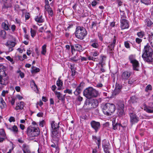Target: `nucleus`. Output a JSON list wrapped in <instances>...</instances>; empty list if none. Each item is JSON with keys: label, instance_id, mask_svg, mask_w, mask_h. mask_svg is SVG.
Masks as SVG:
<instances>
[{"label": "nucleus", "instance_id": "f257e3e1", "mask_svg": "<svg viewBox=\"0 0 153 153\" xmlns=\"http://www.w3.org/2000/svg\"><path fill=\"white\" fill-rule=\"evenodd\" d=\"M142 57L143 60L147 62H151L152 60L153 50L148 43L144 47Z\"/></svg>", "mask_w": 153, "mask_h": 153}, {"label": "nucleus", "instance_id": "f03ea898", "mask_svg": "<svg viewBox=\"0 0 153 153\" xmlns=\"http://www.w3.org/2000/svg\"><path fill=\"white\" fill-rule=\"evenodd\" d=\"M26 132L29 137L33 139L35 137L39 135L40 134V130L38 127H33L30 126L27 128Z\"/></svg>", "mask_w": 153, "mask_h": 153}, {"label": "nucleus", "instance_id": "7ed1b4c3", "mask_svg": "<svg viewBox=\"0 0 153 153\" xmlns=\"http://www.w3.org/2000/svg\"><path fill=\"white\" fill-rule=\"evenodd\" d=\"M51 128V136H53V138H54L56 137H60V133L59 132V123H57L54 121H52L50 123Z\"/></svg>", "mask_w": 153, "mask_h": 153}, {"label": "nucleus", "instance_id": "20e7f679", "mask_svg": "<svg viewBox=\"0 0 153 153\" xmlns=\"http://www.w3.org/2000/svg\"><path fill=\"white\" fill-rule=\"evenodd\" d=\"M76 37L78 39L82 40L87 34L86 29L82 27L77 26L75 32Z\"/></svg>", "mask_w": 153, "mask_h": 153}, {"label": "nucleus", "instance_id": "39448f33", "mask_svg": "<svg viewBox=\"0 0 153 153\" xmlns=\"http://www.w3.org/2000/svg\"><path fill=\"white\" fill-rule=\"evenodd\" d=\"M83 95L88 99L97 97L98 94V91L92 87L86 88L83 91Z\"/></svg>", "mask_w": 153, "mask_h": 153}, {"label": "nucleus", "instance_id": "423d86ee", "mask_svg": "<svg viewBox=\"0 0 153 153\" xmlns=\"http://www.w3.org/2000/svg\"><path fill=\"white\" fill-rule=\"evenodd\" d=\"M115 108V106L114 104L108 103L102 106V111L105 115L109 116L114 112Z\"/></svg>", "mask_w": 153, "mask_h": 153}, {"label": "nucleus", "instance_id": "0eeeda50", "mask_svg": "<svg viewBox=\"0 0 153 153\" xmlns=\"http://www.w3.org/2000/svg\"><path fill=\"white\" fill-rule=\"evenodd\" d=\"M8 77L3 69L0 68V84L6 85L8 83Z\"/></svg>", "mask_w": 153, "mask_h": 153}, {"label": "nucleus", "instance_id": "6e6552de", "mask_svg": "<svg viewBox=\"0 0 153 153\" xmlns=\"http://www.w3.org/2000/svg\"><path fill=\"white\" fill-rule=\"evenodd\" d=\"M134 108L130 109L129 114L130 117V122L132 124L137 123L139 121V118L134 112Z\"/></svg>", "mask_w": 153, "mask_h": 153}, {"label": "nucleus", "instance_id": "1a4fd4ad", "mask_svg": "<svg viewBox=\"0 0 153 153\" xmlns=\"http://www.w3.org/2000/svg\"><path fill=\"white\" fill-rule=\"evenodd\" d=\"M117 114L120 117H122L125 115L124 111V105L122 102H119L117 104Z\"/></svg>", "mask_w": 153, "mask_h": 153}, {"label": "nucleus", "instance_id": "9d476101", "mask_svg": "<svg viewBox=\"0 0 153 153\" xmlns=\"http://www.w3.org/2000/svg\"><path fill=\"white\" fill-rule=\"evenodd\" d=\"M132 73L128 71H126L122 73L120 78L124 82L126 81L131 75Z\"/></svg>", "mask_w": 153, "mask_h": 153}, {"label": "nucleus", "instance_id": "9b49d317", "mask_svg": "<svg viewBox=\"0 0 153 153\" xmlns=\"http://www.w3.org/2000/svg\"><path fill=\"white\" fill-rule=\"evenodd\" d=\"M91 127L94 130L95 132L97 133L100 128V124L99 122L92 120L90 123Z\"/></svg>", "mask_w": 153, "mask_h": 153}, {"label": "nucleus", "instance_id": "f8f14e48", "mask_svg": "<svg viewBox=\"0 0 153 153\" xmlns=\"http://www.w3.org/2000/svg\"><path fill=\"white\" fill-rule=\"evenodd\" d=\"M127 10V13H129V11L128 10H127L126 6L125 5L122 6L120 8V15L121 19H126L127 17L126 16L125 11Z\"/></svg>", "mask_w": 153, "mask_h": 153}, {"label": "nucleus", "instance_id": "ddd939ff", "mask_svg": "<svg viewBox=\"0 0 153 153\" xmlns=\"http://www.w3.org/2000/svg\"><path fill=\"white\" fill-rule=\"evenodd\" d=\"M16 44V43L15 42L9 40L7 41L5 45L8 47V51L10 52L13 51L14 49L13 48Z\"/></svg>", "mask_w": 153, "mask_h": 153}, {"label": "nucleus", "instance_id": "4468645a", "mask_svg": "<svg viewBox=\"0 0 153 153\" xmlns=\"http://www.w3.org/2000/svg\"><path fill=\"white\" fill-rule=\"evenodd\" d=\"M120 27L122 29L128 28L129 27L128 22L126 19L120 20Z\"/></svg>", "mask_w": 153, "mask_h": 153}, {"label": "nucleus", "instance_id": "2eb2a0df", "mask_svg": "<svg viewBox=\"0 0 153 153\" xmlns=\"http://www.w3.org/2000/svg\"><path fill=\"white\" fill-rule=\"evenodd\" d=\"M56 138H53V136H51V141L53 144H52L51 145V146L53 148H56V149H57V145L58 142L59 140L60 137H56Z\"/></svg>", "mask_w": 153, "mask_h": 153}, {"label": "nucleus", "instance_id": "dca6fc26", "mask_svg": "<svg viewBox=\"0 0 153 153\" xmlns=\"http://www.w3.org/2000/svg\"><path fill=\"white\" fill-rule=\"evenodd\" d=\"M102 147L104 152L109 151L110 149V145L109 142L105 140L102 141Z\"/></svg>", "mask_w": 153, "mask_h": 153}, {"label": "nucleus", "instance_id": "f3484780", "mask_svg": "<svg viewBox=\"0 0 153 153\" xmlns=\"http://www.w3.org/2000/svg\"><path fill=\"white\" fill-rule=\"evenodd\" d=\"M89 44L91 46L96 48H98L99 46L98 41L96 39L90 40Z\"/></svg>", "mask_w": 153, "mask_h": 153}, {"label": "nucleus", "instance_id": "a211bd4d", "mask_svg": "<svg viewBox=\"0 0 153 153\" xmlns=\"http://www.w3.org/2000/svg\"><path fill=\"white\" fill-rule=\"evenodd\" d=\"M54 93L56 97L59 100H61L62 102L64 101L65 100V95L63 96L62 94L60 92L56 91H54Z\"/></svg>", "mask_w": 153, "mask_h": 153}, {"label": "nucleus", "instance_id": "6ab92c4d", "mask_svg": "<svg viewBox=\"0 0 153 153\" xmlns=\"http://www.w3.org/2000/svg\"><path fill=\"white\" fill-rule=\"evenodd\" d=\"M24 106V102L22 101H21L16 103V107L15 109L17 111L23 109Z\"/></svg>", "mask_w": 153, "mask_h": 153}, {"label": "nucleus", "instance_id": "aec40b11", "mask_svg": "<svg viewBox=\"0 0 153 153\" xmlns=\"http://www.w3.org/2000/svg\"><path fill=\"white\" fill-rule=\"evenodd\" d=\"M8 129L10 130V131L13 132L14 134L16 135L18 134L19 133L18 129L16 125H14L11 127H9L7 128Z\"/></svg>", "mask_w": 153, "mask_h": 153}, {"label": "nucleus", "instance_id": "412c9836", "mask_svg": "<svg viewBox=\"0 0 153 153\" xmlns=\"http://www.w3.org/2000/svg\"><path fill=\"white\" fill-rule=\"evenodd\" d=\"M116 37L115 36H114V38L113 39V41L108 46V47L109 48V49H110L111 51H112V50H114V47L116 44Z\"/></svg>", "mask_w": 153, "mask_h": 153}, {"label": "nucleus", "instance_id": "4be33fe9", "mask_svg": "<svg viewBox=\"0 0 153 153\" xmlns=\"http://www.w3.org/2000/svg\"><path fill=\"white\" fill-rule=\"evenodd\" d=\"M33 28L34 29L32 28L30 29V33L31 36L33 38L36 35L37 27L36 26L34 25L33 26Z\"/></svg>", "mask_w": 153, "mask_h": 153}, {"label": "nucleus", "instance_id": "5701e85b", "mask_svg": "<svg viewBox=\"0 0 153 153\" xmlns=\"http://www.w3.org/2000/svg\"><path fill=\"white\" fill-rule=\"evenodd\" d=\"M91 102L89 100H85L84 106L83 107L85 108H86L88 109H91L92 108H90L91 107Z\"/></svg>", "mask_w": 153, "mask_h": 153}, {"label": "nucleus", "instance_id": "b1692460", "mask_svg": "<svg viewBox=\"0 0 153 153\" xmlns=\"http://www.w3.org/2000/svg\"><path fill=\"white\" fill-rule=\"evenodd\" d=\"M45 8L48 12L49 15L52 17L53 15V12L51 9L50 7V6L48 4L46 5Z\"/></svg>", "mask_w": 153, "mask_h": 153}, {"label": "nucleus", "instance_id": "393cba45", "mask_svg": "<svg viewBox=\"0 0 153 153\" xmlns=\"http://www.w3.org/2000/svg\"><path fill=\"white\" fill-rule=\"evenodd\" d=\"M133 66V70L136 71H138L137 68L139 66V62L137 60H134L132 62H131Z\"/></svg>", "mask_w": 153, "mask_h": 153}, {"label": "nucleus", "instance_id": "a878e982", "mask_svg": "<svg viewBox=\"0 0 153 153\" xmlns=\"http://www.w3.org/2000/svg\"><path fill=\"white\" fill-rule=\"evenodd\" d=\"M121 88V87L119 85H116L113 92V94L116 95L119 94Z\"/></svg>", "mask_w": 153, "mask_h": 153}, {"label": "nucleus", "instance_id": "bb28decb", "mask_svg": "<svg viewBox=\"0 0 153 153\" xmlns=\"http://www.w3.org/2000/svg\"><path fill=\"white\" fill-rule=\"evenodd\" d=\"M42 16L39 15L36 16L35 18V20L37 22L39 23H42L44 22V20L42 18Z\"/></svg>", "mask_w": 153, "mask_h": 153}, {"label": "nucleus", "instance_id": "cd10ccee", "mask_svg": "<svg viewBox=\"0 0 153 153\" xmlns=\"http://www.w3.org/2000/svg\"><path fill=\"white\" fill-rule=\"evenodd\" d=\"M91 102V106L90 107V108H95L98 105V102L97 100H92V101Z\"/></svg>", "mask_w": 153, "mask_h": 153}, {"label": "nucleus", "instance_id": "c85d7f7f", "mask_svg": "<svg viewBox=\"0 0 153 153\" xmlns=\"http://www.w3.org/2000/svg\"><path fill=\"white\" fill-rule=\"evenodd\" d=\"M8 24V22L7 21H5L4 22H3L2 23L1 25L2 27L6 30H8L9 29Z\"/></svg>", "mask_w": 153, "mask_h": 153}, {"label": "nucleus", "instance_id": "c756f323", "mask_svg": "<svg viewBox=\"0 0 153 153\" xmlns=\"http://www.w3.org/2000/svg\"><path fill=\"white\" fill-rule=\"evenodd\" d=\"M81 85H79L76 88V90L74 92V93L75 95H78L81 92V89L80 88Z\"/></svg>", "mask_w": 153, "mask_h": 153}, {"label": "nucleus", "instance_id": "7c9ffc66", "mask_svg": "<svg viewBox=\"0 0 153 153\" xmlns=\"http://www.w3.org/2000/svg\"><path fill=\"white\" fill-rule=\"evenodd\" d=\"M31 88L35 91H38L37 87L34 80H32L31 82Z\"/></svg>", "mask_w": 153, "mask_h": 153}, {"label": "nucleus", "instance_id": "2f4dec72", "mask_svg": "<svg viewBox=\"0 0 153 153\" xmlns=\"http://www.w3.org/2000/svg\"><path fill=\"white\" fill-rule=\"evenodd\" d=\"M141 2L146 5H149L151 3V0H140Z\"/></svg>", "mask_w": 153, "mask_h": 153}, {"label": "nucleus", "instance_id": "473e14b6", "mask_svg": "<svg viewBox=\"0 0 153 153\" xmlns=\"http://www.w3.org/2000/svg\"><path fill=\"white\" fill-rule=\"evenodd\" d=\"M75 48L76 51L81 52L83 51L82 47L81 45L79 44H76L75 45Z\"/></svg>", "mask_w": 153, "mask_h": 153}, {"label": "nucleus", "instance_id": "72a5a7b5", "mask_svg": "<svg viewBox=\"0 0 153 153\" xmlns=\"http://www.w3.org/2000/svg\"><path fill=\"white\" fill-rule=\"evenodd\" d=\"M137 35L139 38H142L145 36V33L144 31L141 30L137 32Z\"/></svg>", "mask_w": 153, "mask_h": 153}, {"label": "nucleus", "instance_id": "f704fd0d", "mask_svg": "<svg viewBox=\"0 0 153 153\" xmlns=\"http://www.w3.org/2000/svg\"><path fill=\"white\" fill-rule=\"evenodd\" d=\"M32 69L31 72L32 74L36 73L40 71V69L39 68L35 67L34 66L32 67Z\"/></svg>", "mask_w": 153, "mask_h": 153}, {"label": "nucleus", "instance_id": "c9c22d12", "mask_svg": "<svg viewBox=\"0 0 153 153\" xmlns=\"http://www.w3.org/2000/svg\"><path fill=\"white\" fill-rule=\"evenodd\" d=\"M112 125H113V128L114 130L117 129L118 126H122L121 124L117 123H115L113 121H112Z\"/></svg>", "mask_w": 153, "mask_h": 153}, {"label": "nucleus", "instance_id": "e433bc0d", "mask_svg": "<svg viewBox=\"0 0 153 153\" xmlns=\"http://www.w3.org/2000/svg\"><path fill=\"white\" fill-rule=\"evenodd\" d=\"M128 59L130 63L132 62L133 61L136 60L135 55H131L128 57Z\"/></svg>", "mask_w": 153, "mask_h": 153}, {"label": "nucleus", "instance_id": "4c0bfd02", "mask_svg": "<svg viewBox=\"0 0 153 153\" xmlns=\"http://www.w3.org/2000/svg\"><path fill=\"white\" fill-rule=\"evenodd\" d=\"M0 102L2 105V106H0L1 108L3 109L6 107V103L2 97H0Z\"/></svg>", "mask_w": 153, "mask_h": 153}, {"label": "nucleus", "instance_id": "58836bf2", "mask_svg": "<svg viewBox=\"0 0 153 153\" xmlns=\"http://www.w3.org/2000/svg\"><path fill=\"white\" fill-rule=\"evenodd\" d=\"M46 45H44L42 46V51H41L42 54L45 55L46 52Z\"/></svg>", "mask_w": 153, "mask_h": 153}, {"label": "nucleus", "instance_id": "ea45409f", "mask_svg": "<svg viewBox=\"0 0 153 153\" xmlns=\"http://www.w3.org/2000/svg\"><path fill=\"white\" fill-rule=\"evenodd\" d=\"M71 59L73 61L76 62L80 60V57H78L77 56V54H76V55L72 57L71 58Z\"/></svg>", "mask_w": 153, "mask_h": 153}, {"label": "nucleus", "instance_id": "a19ab883", "mask_svg": "<svg viewBox=\"0 0 153 153\" xmlns=\"http://www.w3.org/2000/svg\"><path fill=\"white\" fill-rule=\"evenodd\" d=\"M56 85L58 87H61L63 85V82L59 78L56 81Z\"/></svg>", "mask_w": 153, "mask_h": 153}, {"label": "nucleus", "instance_id": "79ce46f5", "mask_svg": "<svg viewBox=\"0 0 153 153\" xmlns=\"http://www.w3.org/2000/svg\"><path fill=\"white\" fill-rule=\"evenodd\" d=\"M152 86L151 85L149 84L146 86L145 91L146 92H149L152 90Z\"/></svg>", "mask_w": 153, "mask_h": 153}, {"label": "nucleus", "instance_id": "37998d69", "mask_svg": "<svg viewBox=\"0 0 153 153\" xmlns=\"http://www.w3.org/2000/svg\"><path fill=\"white\" fill-rule=\"evenodd\" d=\"M6 33V32L4 30H1L0 31V35L4 39H5V38Z\"/></svg>", "mask_w": 153, "mask_h": 153}, {"label": "nucleus", "instance_id": "c03bdc74", "mask_svg": "<svg viewBox=\"0 0 153 153\" xmlns=\"http://www.w3.org/2000/svg\"><path fill=\"white\" fill-rule=\"evenodd\" d=\"M99 53L97 51L95 52H92L91 53V55L92 56L96 57L99 55Z\"/></svg>", "mask_w": 153, "mask_h": 153}, {"label": "nucleus", "instance_id": "a18cd8bd", "mask_svg": "<svg viewBox=\"0 0 153 153\" xmlns=\"http://www.w3.org/2000/svg\"><path fill=\"white\" fill-rule=\"evenodd\" d=\"M72 91L71 89H70L68 88L66 89L64 91L65 93H68L69 94H72Z\"/></svg>", "mask_w": 153, "mask_h": 153}, {"label": "nucleus", "instance_id": "49530a36", "mask_svg": "<svg viewBox=\"0 0 153 153\" xmlns=\"http://www.w3.org/2000/svg\"><path fill=\"white\" fill-rule=\"evenodd\" d=\"M149 41L150 43L153 41V34L151 33V34L149 35Z\"/></svg>", "mask_w": 153, "mask_h": 153}, {"label": "nucleus", "instance_id": "de8ad7c7", "mask_svg": "<svg viewBox=\"0 0 153 153\" xmlns=\"http://www.w3.org/2000/svg\"><path fill=\"white\" fill-rule=\"evenodd\" d=\"M6 58L8 60L10 61L12 64L14 63V61L13 59L10 56H7L6 57Z\"/></svg>", "mask_w": 153, "mask_h": 153}, {"label": "nucleus", "instance_id": "09e8293b", "mask_svg": "<svg viewBox=\"0 0 153 153\" xmlns=\"http://www.w3.org/2000/svg\"><path fill=\"white\" fill-rule=\"evenodd\" d=\"M47 34V38L48 39L51 38L52 36V34L51 33V31L50 30L47 31L46 32Z\"/></svg>", "mask_w": 153, "mask_h": 153}, {"label": "nucleus", "instance_id": "8fccbe9b", "mask_svg": "<svg viewBox=\"0 0 153 153\" xmlns=\"http://www.w3.org/2000/svg\"><path fill=\"white\" fill-rule=\"evenodd\" d=\"M88 59L89 60H92L94 61H97V58L94 57V56H89L88 57Z\"/></svg>", "mask_w": 153, "mask_h": 153}, {"label": "nucleus", "instance_id": "3c124183", "mask_svg": "<svg viewBox=\"0 0 153 153\" xmlns=\"http://www.w3.org/2000/svg\"><path fill=\"white\" fill-rule=\"evenodd\" d=\"M5 133L3 129L0 130V136L4 137L5 136Z\"/></svg>", "mask_w": 153, "mask_h": 153}, {"label": "nucleus", "instance_id": "603ef678", "mask_svg": "<svg viewBox=\"0 0 153 153\" xmlns=\"http://www.w3.org/2000/svg\"><path fill=\"white\" fill-rule=\"evenodd\" d=\"M135 81V79H134L133 78H131L129 79V80L128 81V83L130 85H131Z\"/></svg>", "mask_w": 153, "mask_h": 153}, {"label": "nucleus", "instance_id": "864d4df0", "mask_svg": "<svg viewBox=\"0 0 153 153\" xmlns=\"http://www.w3.org/2000/svg\"><path fill=\"white\" fill-rule=\"evenodd\" d=\"M137 99L134 97H132L131 98L130 101L132 103L137 102Z\"/></svg>", "mask_w": 153, "mask_h": 153}, {"label": "nucleus", "instance_id": "5fc2aeb1", "mask_svg": "<svg viewBox=\"0 0 153 153\" xmlns=\"http://www.w3.org/2000/svg\"><path fill=\"white\" fill-rule=\"evenodd\" d=\"M146 112L149 113H153V108H146Z\"/></svg>", "mask_w": 153, "mask_h": 153}, {"label": "nucleus", "instance_id": "6e6d98bb", "mask_svg": "<svg viewBox=\"0 0 153 153\" xmlns=\"http://www.w3.org/2000/svg\"><path fill=\"white\" fill-rule=\"evenodd\" d=\"M146 22V25L148 27H150L152 24V22L149 19L147 20Z\"/></svg>", "mask_w": 153, "mask_h": 153}, {"label": "nucleus", "instance_id": "4d7b16f0", "mask_svg": "<svg viewBox=\"0 0 153 153\" xmlns=\"http://www.w3.org/2000/svg\"><path fill=\"white\" fill-rule=\"evenodd\" d=\"M45 124V122L44 120H42L39 122V126H40L43 127Z\"/></svg>", "mask_w": 153, "mask_h": 153}, {"label": "nucleus", "instance_id": "13d9d810", "mask_svg": "<svg viewBox=\"0 0 153 153\" xmlns=\"http://www.w3.org/2000/svg\"><path fill=\"white\" fill-rule=\"evenodd\" d=\"M124 45L125 47L127 48H130V44L128 41H126L124 42Z\"/></svg>", "mask_w": 153, "mask_h": 153}, {"label": "nucleus", "instance_id": "bf43d9fd", "mask_svg": "<svg viewBox=\"0 0 153 153\" xmlns=\"http://www.w3.org/2000/svg\"><path fill=\"white\" fill-rule=\"evenodd\" d=\"M142 40L140 38H137L135 39L136 42L138 44H140Z\"/></svg>", "mask_w": 153, "mask_h": 153}, {"label": "nucleus", "instance_id": "052dcab7", "mask_svg": "<svg viewBox=\"0 0 153 153\" xmlns=\"http://www.w3.org/2000/svg\"><path fill=\"white\" fill-rule=\"evenodd\" d=\"M97 25L96 22H92L91 26V28L93 29L94 27H95Z\"/></svg>", "mask_w": 153, "mask_h": 153}, {"label": "nucleus", "instance_id": "680f3d73", "mask_svg": "<svg viewBox=\"0 0 153 153\" xmlns=\"http://www.w3.org/2000/svg\"><path fill=\"white\" fill-rule=\"evenodd\" d=\"M9 121L10 123L14 122L15 121V118L13 117H10L9 119Z\"/></svg>", "mask_w": 153, "mask_h": 153}, {"label": "nucleus", "instance_id": "e2e57ef3", "mask_svg": "<svg viewBox=\"0 0 153 153\" xmlns=\"http://www.w3.org/2000/svg\"><path fill=\"white\" fill-rule=\"evenodd\" d=\"M98 37L100 40L102 41L103 40V35L100 33H98Z\"/></svg>", "mask_w": 153, "mask_h": 153}, {"label": "nucleus", "instance_id": "0e129e2a", "mask_svg": "<svg viewBox=\"0 0 153 153\" xmlns=\"http://www.w3.org/2000/svg\"><path fill=\"white\" fill-rule=\"evenodd\" d=\"M8 93V91H7L3 90L2 91L1 95L3 97H5V94Z\"/></svg>", "mask_w": 153, "mask_h": 153}, {"label": "nucleus", "instance_id": "69168bd1", "mask_svg": "<svg viewBox=\"0 0 153 153\" xmlns=\"http://www.w3.org/2000/svg\"><path fill=\"white\" fill-rule=\"evenodd\" d=\"M30 14L28 13H27L25 15V19L26 20H28L30 18Z\"/></svg>", "mask_w": 153, "mask_h": 153}, {"label": "nucleus", "instance_id": "338daca9", "mask_svg": "<svg viewBox=\"0 0 153 153\" xmlns=\"http://www.w3.org/2000/svg\"><path fill=\"white\" fill-rule=\"evenodd\" d=\"M97 4L98 2L97 1L94 0L92 2L91 5L93 7L95 6Z\"/></svg>", "mask_w": 153, "mask_h": 153}, {"label": "nucleus", "instance_id": "774afa93", "mask_svg": "<svg viewBox=\"0 0 153 153\" xmlns=\"http://www.w3.org/2000/svg\"><path fill=\"white\" fill-rule=\"evenodd\" d=\"M77 100L79 102H80L82 100L83 98L80 96H78L77 98Z\"/></svg>", "mask_w": 153, "mask_h": 153}]
</instances>
